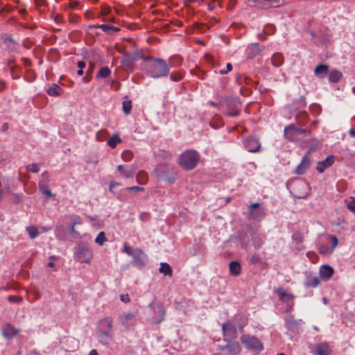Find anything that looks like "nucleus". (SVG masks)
Here are the masks:
<instances>
[{"mask_svg": "<svg viewBox=\"0 0 355 355\" xmlns=\"http://www.w3.org/2000/svg\"><path fill=\"white\" fill-rule=\"evenodd\" d=\"M54 21L57 24H61L64 22V19H63V17L62 15H57L55 18H54Z\"/></svg>", "mask_w": 355, "mask_h": 355, "instance_id": "60", "label": "nucleus"}, {"mask_svg": "<svg viewBox=\"0 0 355 355\" xmlns=\"http://www.w3.org/2000/svg\"><path fill=\"white\" fill-rule=\"evenodd\" d=\"M330 239L331 241V248L330 249L334 252V249L338 245V240L336 236H330Z\"/></svg>", "mask_w": 355, "mask_h": 355, "instance_id": "51", "label": "nucleus"}, {"mask_svg": "<svg viewBox=\"0 0 355 355\" xmlns=\"http://www.w3.org/2000/svg\"><path fill=\"white\" fill-rule=\"evenodd\" d=\"M3 44L10 51L17 50L19 44L11 36H7L3 40Z\"/></svg>", "mask_w": 355, "mask_h": 355, "instance_id": "26", "label": "nucleus"}, {"mask_svg": "<svg viewBox=\"0 0 355 355\" xmlns=\"http://www.w3.org/2000/svg\"><path fill=\"white\" fill-rule=\"evenodd\" d=\"M232 70V64L231 63H227L225 69L220 70L219 73L221 75L227 73L229 71Z\"/></svg>", "mask_w": 355, "mask_h": 355, "instance_id": "53", "label": "nucleus"}, {"mask_svg": "<svg viewBox=\"0 0 355 355\" xmlns=\"http://www.w3.org/2000/svg\"><path fill=\"white\" fill-rule=\"evenodd\" d=\"M136 180L139 184H146L148 181V175L144 171H139L136 175Z\"/></svg>", "mask_w": 355, "mask_h": 355, "instance_id": "31", "label": "nucleus"}, {"mask_svg": "<svg viewBox=\"0 0 355 355\" xmlns=\"http://www.w3.org/2000/svg\"><path fill=\"white\" fill-rule=\"evenodd\" d=\"M121 300L124 303H128L130 302V297L128 294L125 295H121L120 296Z\"/></svg>", "mask_w": 355, "mask_h": 355, "instance_id": "62", "label": "nucleus"}, {"mask_svg": "<svg viewBox=\"0 0 355 355\" xmlns=\"http://www.w3.org/2000/svg\"><path fill=\"white\" fill-rule=\"evenodd\" d=\"M225 355H238L241 351V347L238 341L229 340L225 345Z\"/></svg>", "mask_w": 355, "mask_h": 355, "instance_id": "9", "label": "nucleus"}, {"mask_svg": "<svg viewBox=\"0 0 355 355\" xmlns=\"http://www.w3.org/2000/svg\"><path fill=\"white\" fill-rule=\"evenodd\" d=\"M334 269L331 266L324 265L322 266L320 269V275L322 278L329 279L334 275Z\"/></svg>", "mask_w": 355, "mask_h": 355, "instance_id": "27", "label": "nucleus"}, {"mask_svg": "<svg viewBox=\"0 0 355 355\" xmlns=\"http://www.w3.org/2000/svg\"><path fill=\"white\" fill-rule=\"evenodd\" d=\"M121 158L125 162H130L133 158V153L129 150H125L121 153Z\"/></svg>", "mask_w": 355, "mask_h": 355, "instance_id": "45", "label": "nucleus"}, {"mask_svg": "<svg viewBox=\"0 0 355 355\" xmlns=\"http://www.w3.org/2000/svg\"><path fill=\"white\" fill-rule=\"evenodd\" d=\"M8 301L11 303L21 304L23 301V298L20 296L9 295L8 297Z\"/></svg>", "mask_w": 355, "mask_h": 355, "instance_id": "47", "label": "nucleus"}, {"mask_svg": "<svg viewBox=\"0 0 355 355\" xmlns=\"http://www.w3.org/2000/svg\"><path fill=\"white\" fill-rule=\"evenodd\" d=\"M250 216L253 219L259 220L264 217L265 212L262 209H260L256 211H251Z\"/></svg>", "mask_w": 355, "mask_h": 355, "instance_id": "43", "label": "nucleus"}, {"mask_svg": "<svg viewBox=\"0 0 355 355\" xmlns=\"http://www.w3.org/2000/svg\"><path fill=\"white\" fill-rule=\"evenodd\" d=\"M121 142V139L119 135H113L107 141V145L111 148H114L116 145Z\"/></svg>", "mask_w": 355, "mask_h": 355, "instance_id": "40", "label": "nucleus"}, {"mask_svg": "<svg viewBox=\"0 0 355 355\" xmlns=\"http://www.w3.org/2000/svg\"><path fill=\"white\" fill-rule=\"evenodd\" d=\"M121 184L117 182H115V181H111L110 182V184H109V189H110V191L111 192H113L114 191V189L116 187H119L120 186Z\"/></svg>", "mask_w": 355, "mask_h": 355, "instance_id": "58", "label": "nucleus"}, {"mask_svg": "<svg viewBox=\"0 0 355 355\" xmlns=\"http://www.w3.org/2000/svg\"><path fill=\"white\" fill-rule=\"evenodd\" d=\"M276 31V28L273 24H267L263 28V32L267 35H272Z\"/></svg>", "mask_w": 355, "mask_h": 355, "instance_id": "46", "label": "nucleus"}, {"mask_svg": "<svg viewBox=\"0 0 355 355\" xmlns=\"http://www.w3.org/2000/svg\"><path fill=\"white\" fill-rule=\"evenodd\" d=\"M311 164V160L308 156H304L300 163L295 168V173L297 175L304 174L309 168Z\"/></svg>", "mask_w": 355, "mask_h": 355, "instance_id": "19", "label": "nucleus"}, {"mask_svg": "<svg viewBox=\"0 0 355 355\" xmlns=\"http://www.w3.org/2000/svg\"><path fill=\"white\" fill-rule=\"evenodd\" d=\"M169 74H170V79L173 82L180 81L184 76L183 73L180 71H173Z\"/></svg>", "mask_w": 355, "mask_h": 355, "instance_id": "42", "label": "nucleus"}, {"mask_svg": "<svg viewBox=\"0 0 355 355\" xmlns=\"http://www.w3.org/2000/svg\"><path fill=\"white\" fill-rule=\"evenodd\" d=\"M20 332V329L15 328L12 325L8 323L2 329V335L6 338H12Z\"/></svg>", "mask_w": 355, "mask_h": 355, "instance_id": "16", "label": "nucleus"}, {"mask_svg": "<svg viewBox=\"0 0 355 355\" xmlns=\"http://www.w3.org/2000/svg\"><path fill=\"white\" fill-rule=\"evenodd\" d=\"M318 252L320 254L326 255L332 253V250L327 244H322L318 248Z\"/></svg>", "mask_w": 355, "mask_h": 355, "instance_id": "44", "label": "nucleus"}, {"mask_svg": "<svg viewBox=\"0 0 355 355\" xmlns=\"http://www.w3.org/2000/svg\"><path fill=\"white\" fill-rule=\"evenodd\" d=\"M314 349L317 355H331V350L327 342L316 344Z\"/></svg>", "mask_w": 355, "mask_h": 355, "instance_id": "20", "label": "nucleus"}, {"mask_svg": "<svg viewBox=\"0 0 355 355\" xmlns=\"http://www.w3.org/2000/svg\"><path fill=\"white\" fill-rule=\"evenodd\" d=\"M308 187V184L306 182L304 181H300L297 182H295V184L293 187V191L292 193L294 196V197L302 199L305 198L308 193L306 191L301 192L299 189H306Z\"/></svg>", "mask_w": 355, "mask_h": 355, "instance_id": "6", "label": "nucleus"}, {"mask_svg": "<svg viewBox=\"0 0 355 355\" xmlns=\"http://www.w3.org/2000/svg\"><path fill=\"white\" fill-rule=\"evenodd\" d=\"M125 189L126 190H129V191H134L135 192L144 191V187H138V186H133V187H126Z\"/></svg>", "mask_w": 355, "mask_h": 355, "instance_id": "57", "label": "nucleus"}, {"mask_svg": "<svg viewBox=\"0 0 355 355\" xmlns=\"http://www.w3.org/2000/svg\"><path fill=\"white\" fill-rule=\"evenodd\" d=\"M98 331V339L99 343L103 346H108L112 340V335L107 331L103 329V328Z\"/></svg>", "mask_w": 355, "mask_h": 355, "instance_id": "18", "label": "nucleus"}, {"mask_svg": "<svg viewBox=\"0 0 355 355\" xmlns=\"http://www.w3.org/2000/svg\"><path fill=\"white\" fill-rule=\"evenodd\" d=\"M80 19V17L76 14H73V13L69 14L68 20L70 23L77 24L79 22Z\"/></svg>", "mask_w": 355, "mask_h": 355, "instance_id": "49", "label": "nucleus"}, {"mask_svg": "<svg viewBox=\"0 0 355 355\" xmlns=\"http://www.w3.org/2000/svg\"><path fill=\"white\" fill-rule=\"evenodd\" d=\"M80 2L78 1H70V8L73 9H76L78 7Z\"/></svg>", "mask_w": 355, "mask_h": 355, "instance_id": "63", "label": "nucleus"}, {"mask_svg": "<svg viewBox=\"0 0 355 355\" xmlns=\"http://www.w3.org/2000/svg\"><path fill=\"white\" fill-rule=\"evenodd\" d=\"M240 108H238L237 110H229L228 113L227 114V116L235 117L240 115Z\"/></svg>", "mask_w": 355, "mask_h": 355, "instance_id": "56", "label": "nucleus"}, {"mask_svg": "<svg viewBox=\"0 0 355 355\" xmlns=\"http://www.w3.org/2000/svg\"><path fill=\"white\" fill-rule=\"evenodd\" d=\"M265 49V46L259 43H253L248 46L247 52L248 58H253Z\"/></svg>", "mask_w": 355, "mask_h": 355, "instance_id": "14", "label": "nucleus"}, {"mask_svg": "<svg viewBox=\"0 0 355 355\" xmlns=\"http://www.w3.org/2000/svg\"><path fill=\"white\" fill-rule=\"evenodd\" d=\"M252 243H253V246L255 248L259 249L262 246L263 241L262 240L254 239L252 241Z\"/></svg>", "mask_w": 355, "mask_h": 355, "instance_id": "55", "label": "nucleus"}, {"mask_svg": "<svg viewBox=\"0 0 355 355\" xmlns=\"http://www.w3.org/2000/svg\"><path fill=\"white\" fill-rule=\"evenodd\" d=\"M145 255L143 252L140 251L139 253H136L133 255L135 263L139 266H143L145 264Z\"/></svg>", "mask_w": 355, "mask_h": 355, "instance_id": "37", "label": "nucleus"}, {"mask_svg": "<svg viewBox=\"0 0 355 355\" xmlns=\"http://www.w3.org/2000/svg\"><path fill=\"white\" fill-rule=\"evenodd\" d=\"M220 105H226L228 110H237L241 107L240 99L237 97H220Z\"/></svg>", "mask_w": 355, "mask_h": 355, "instance_id": "5", "label": "nucleus"}, {"mask_svg": "<svg viewBox=\"0 0 355 355\" xmlns=\"http://www.w3.org/2000/svg\"><path fill=\"white\" fill-rule=\"evenodd\" d=\"M136 314L134 313H123L120 315V322L123 326H128L134 323Z\"/></svg>", "mask_w": 355, "mask_h": 355, "instance_id": "21", "label": "nucleus"}, {"mask_svg": "<svg viewBox=\"0 0 355 355\" xmlns=\"http://www.w3.org/2000/svg\"><path fill=\"white\" fill-rule=\"evenodd\" d=\"M276 293L278 294L279 298L281 301L284 303L293 302L294 296L293 294L286 293L284 288H279L276 290Z\"/></svg>", "mask_w": 355, "mask_h": 355, "instance_id": "23", "label": "nucleus"}, {"mask_svg": "<svg viewBox=\"0 0 355 355\" xmlns=\"http://www.w3.org/2000/svg\"><path fill=\"white\" fill-rule=\"evenodd\" d=\"M335 161V157L334 155H331L326 157L324 160L320 161L318 162V166L316 167V170L319 173L324 172L327 168L330 167Z\"/></svg>", "mask_w": 355, "mask_h": 355, "instance_id": "15", "label": "nucleus"}, {"mask_svg": "<svg viewBox=\"0 0 355 355\" xmlns=\"http://www.w3.org/2000/svg\"><path fill=\"white\" fill-rule=\"evenodd\" d=\"M230 272L233 276H238L241 273V267L238 261H231L229 264Z\"/></svg>", "mask_w": 355, "mask_h": 355, "instance_id": "30", "label": "nucleus"}, {"mask_svg": "<svg viewBox=\"0 0 355 355\" xmlns=\"http://www.w3.org/2000/svg\"><path fill=\"white\" fill-rule=\"evenodd\" d=\"M200 158V155L198 151L187 150L180 155L179 164L186 170H192L197 166Z\"/></svg>", "mask_w": 355, "mask_h": 355, "instance_id": "2", "label": "nucleus"}, {"mask_svg": "<svg viewBox=\"0 0 355 355\" xmlns=\"http://www.w3.org/2000/svg\"><path fill=\"white\" fill-rule=\"evenodd\" d=\"M245 148L251 153H256L260 150L261 145L257 139L249 137L244 141Z\"/></svg>", "mask_w": 355, "mask_h": 355, "instance_id": "7", "label": "nucleus"}, {"mask_svg": "<svg viewBox=\"0 0 355 355\" xmlns=\"http://www.w3.org/2000/svg\"><path fill=\"white\" fill-rule=\"evenodd\" d=\"M145 60L149 61L146 67L147 75L154 79L166 77L170 73L171 65L165 60L148 56Z\"/></svg>", "mask_w": 355, "mask_h": 355, "instance_id": "1", "label": "nucleus"}, {"mask_svg": "<svg viewBox=\"0 0 355 355\" xmlns=\"http://www.w3.org/2000/svg\"><path fill=\"white\" fill-rule=\"evenodd\" d=\"M123 112L125 114L128 115L130 114L132 110V102L130 100H125L122 103Z\"/></svg>", "mask_w": 355, "mask_h": 355, "instance_id": "41", "label": "nucleus"}, {"mask_svg": "<svg viewBox=\"0 0 355 355\" xmlns=\"http://www.w3.org/2000/svg\"><path fill=\"white\" fill-rule=\"evenodd\" d=\"M111 73V70L107 67H101L98 73L96 76L97 79L98 78H105L108 77Z\"/></svg>", "mask_w": 355, "mask_h": 355, "instance_id": "39", "label": "nucleus"}, {"mask_svg": "<svg viewBox=\"0 0 355 355\" xmlns=\"http://www.w3.org/2000/svg\"><path fill=\"white\" fill-rule=\"evenodd\" d=\"M303 132H304V130H302L301 128H297L293 124L288 125L284 128L285 136L290 141L294 140V137H293L294 133H295V132L301 133Z\"/></svg>", "mask_w": 355, "mask_h": 355, "instance_id": "22", "label": "nucleus"}, {"mask_svg": "<svg viewBox=\"0 0 355 355\" xmlns=\"http://www.w3.org/2000/svg\"><path fill=\"white\" fill-rule=\"evenodd\" d=\"M140 58V55L138 53H132L129 59L131 61H136L138 60Z\"/></svg>", "mask_w": 355, "mask_h": 355, "instance_id": "64", "label": "nucleus"}, {"mask_svg": "<svg viewBox=\"0 0 355 355\" xmlns=\"http://www.w3.org/2000/svg\"><path fill=\"white\" fill-rule=\"evenodd\" d=\"M22 44H23V46H24L25 48H26V49H30V48H31V46H32V45H33L32 42L29 40V39H28V38H26V39L23 41Z\"/></svg>", "mask_w": 355, "mask_h": 355, "instance_id": "59", "label": "nucleus"}, {"mask_svg": "<svg viewBox=\"0 0 355 355\" xmlns=\"http://www.w3.org/2000/svg\"><path fill=\"white\" fill-rule=\"evenodd\" d=\"M105 241V234L104 232H101L96 238L95 239V242L101 245H102Z\"/></svg>", "mask_w": 355, "mask_h": 355, "instance_id": "48", "label": "nucleus"}, {"mask_svg": "<svg viewBox=\"0 0 355 355\" xmlns=\"http://www.w3.org/2000/svg\"><path fill=\"white\" fill-rule=\"evenodd\" d=\"M232 320L240 332H243V328L248 324V317L243 313L234 315Z\"/></svg>", "mask_w": 355, "mask_h": 355, "instance_id": "8", "label": "nucleus"}, {"mask_svg": "<svg viewBox=\"0 0 355 355\" xmlns=\"http://www.w3.org/2000/svg\"><path fill=\"white\" fill-rule=\"evenodd\" d=\"M26 230L28 232L30 238L32 239H35L40 234L37 230V227L34 225H30L26 227Z\"/></svg>", "mask_w": 355, "mask_h": 355, "instance_id": "38", "label": "nucleus"}, {"mask_svg": "<svg viewBox=\"0 0 355 355\" xmlns=\"http://www.w3.org/2000/svg\"><path fill=\"white\" fill-rule=\"evenodd\" d=\"M342 77V73L338 70H333L330 71L328 79L329 82L337 83Z\"/></svg>", "mask_w": 355, "mask_h": 355, "instance_id": "36", "label": "nucleus"}, {"mask_svg": "<svg viewBox=\"0 0 355 355\" xmlns=\"http://www.w3.org/2000/svg\"><path fill=\"white\" fill-rule=\"evenodd\" d=\"M240 340L248 351L259 352L263 349V344L254 336L248 334L243 335L241 337Z\"/></svg>", "mask_w": 355, "mask_h": 355, "instance_id": "3", "label": "nucleus"}, {"mask_svg": "<svg viewBox=\"0 0 355 355\" xmlns=\"http://www.w3.org/2000/svg\"><path fill=\"white\" fill-rule=\"evenodd\" d=\"M157 309L159 314L157 315L153 316L152 318V321L155 324H159L163 321L166 314V310L162 305H157Z\"/></svg>", "mask_w": 355, "mask_h": 355, "instance_id": "28", "label": "nucleus"}, {"mask_svg": "<svg viewBox=\"0 0 355 355\" xmlns=\"http://www.w3.org/2000/svg\"><path fill=\"white\" fill-rule=\"evenodd\" d=\"M117 170L125 178H132L135 173L136 167L130 165H119Z\"/></svg>", "mask_w": 355, "mask_h": 355, "instance_id": "13", "label": "nucleus"}, {"mask_svg": "<svg viewBox=\"0 0 355 355\" xmlns=\"http://www.w3.org/2000/svg\"><path fill=\"white\" fill-rule=\"evenodd\" d=\"M329 71V66L327 64H319L314 69V74L319 78L325 77Z\"/></svg>", "mask_w": 355, "mask_h": 355, "instance_id": "24", "label": "nucleus"}, {"mask_svg": "<svg viewBox=\"0 0 355 355\" xmlns=\"http://www.w3.org/2000/svg\"><path fill=\"white\" fill-rule=\"evenodd\" d=\"M112 324L113 320L110 317L103 318L99 321L98 330L103 328V329L109 332L112 329Z\"/></svg>", "mask_w": 355, "mask_h": 355, "instance_id": "25", "label": "nucleus"}, {"mask_svg": "<svg viewBox=\"0 0 355 355\" xmlns=\"http://www.w3.org/2000/svg\"><path fill=\"white\" fill-rule=\"evenodd\" d=\"M153 173L158 180L167 182L169 184L173 183L176 179L175 175H174L173 174H172V175H171L170 177H166L165 175H164L163 166H162L156 168L154 171Z\"/></svg>", "mask_w": 355, "mask_h": 355, "instance_id": "17", "label": "nucleus"}, {"mask_svg": "<svg viewBox=\"0 0 355 355\" xmlns=\"http://www.w3.org/2000/svg\"><path fill=\"white\" fill-rule=\"evenodd\" d=\"M92 258V252L86 246H82L75 253V259L80 263H89Z\"/></svg>", "mask_w": 355, "mask_h": 355, "instance_id": "4", "label": "nucleus"}, {"mask_svg": "<svg viewBox=\"0 0 355 355\" xmlns=\"http://www.w3.org/2000/svg\"><path fill=\"white\" fill-rule=\"evenodd\" d=\"M27 171L37 173L40 171V168L37 164H31L26 166Z\"/></svg>", "mask_w": 355, "mask_h": 355, "instance_id": "50", "label": "nucleus"}, {"mask_svg": "<svg viewBox=\"0 0 355 355\" xmlns=\"http://www.w3.org/2000/svg\"><path fill=\"white\" fill-rule=\"evenodd\" d=\"M250 261V263L254 266H263L266 265L264 259L258 253L252 254Z\"/></svg>", "mask_w": 355, "mask_h": 355, "instance_id": "29", "label": "nucleus"}, {"mask_svg": "<svg viewBox=\"0 0 355 355\" xmlns=\"http://www.w3.org/2000/svg\"><path fill=\"white\" fill-rule=\"evenodd\" d=\"M238 329L234 322L227 320L222 324V331L223 336H235L237 334Z\"/></svg>", "mask_w": 355, "mask_h": 355, "instance_id": "11", "label": "nucleus"}, {"mask_svg": "<svg viewBox=\"0 0 355 355\" xmlns=\"http://www.w3.org/2000/svg\"><path fill=\"white\" fill-rule=\"evenodd\" d=\"M159 271L164 275H168L170 277H172V268L167 263H161Z\"/></svg>", "mask_w": 355, "mask_h": 355, "instance_id": "35", "label": "nucleus"}, {"mask_svg": "<svg viewBox=\"0 0 355 355\" xmlns=\"http://www.w3.org/2000/svg\"><path fill=\"white\" fill-rule=\"evenodd\" d=\"M347 209L352 212H355V198H352L347 203Z\"/></svg>", "mask_w": 355, "mask_h": 355, "instance_id": "52", "label": "nucleus"}, {"mask_svg": "<svg viewBox=\"0 0 355 355\" xmlns=\"http://www.w3.org/2000/svg\"><path fill=\"white\" fill-rule=\"evenodd\" d=\"M123 251L127 253L128 255L132 256L135 254L133 253V249L132 247L128 245L126 243H124V249Z\"/></svg>", "mask_w": 355, "mask_h": 355, "instance_id": "54", "label": "nucleus"}, {"mask_svg": "<svg viewBox=\"0 0 355 355\" xmlns=\"http://www.w3.org/2000/svg\"><path fill=\"white\" fill-rule=\"evenodd\" d=\"M101 28L103 32L112 34V33L119 32L121 29L119 27L113 26L107 24H93L89 25L86 31L88 33L89 30L93 28Z\"/></svg>", "mask_w": 355, "mask_h": 355, "instance_id": "10", "label": "nucleus"}, {"mask_svg": "<svg viewBox=\"0 0 355 355\" xmlns=\"http://www.w3.org/2000/svg\"><path fill=\"white\" fill-rule=\"evenodd\" d=\"M80 223H81V219H80V216H74L73 217L72 225L75 226L76 224H80Z\"/></svg>", "mask_w": 355, "mask_h": 355, "instance_id": "61", "label": "nucleus"}, {"mask_svg": "<svg viewBox=\"0 0 355 355\" xmlns=\"http://www.w3.org/2000/svg\"><path fill=\"white\" fill-rule=\"evenodd\" d=\"M62 92L63 89L56 84H53L46 90V93L48 94V95L51 96H60L62 93Z\"/></svg>", "mask_w": 355, "mask_h": 355, "instance_id": "32", "label": "nucleus"}, {"mask_svg": "<svg viewBox=\"0 0 355 355\" xmlns=\"http://www.w3.org/2000/svg\"><path fill=\"white\" fill-rule=\"evenodd\" d=\"M302 320H296L293 315H290L286 318L285 327L288 331H295L297 330Z\"/></svg>", "mask_w": 355, "mask_h": 355, "instance_id": "12", "label": "nucleus"}, {"mask_svg": "<svg viewBox=\"0 0 355 355\" xmlns=\"http://www.w3.org/2000/svg\"><path fill=\"white\" fill-rule=\"evenodd\" d=\"M320 284V280L318 277H310L307 279L306 282L304 283V286L306 288H315L318 286Z\"/></svg>", "mask_w": 355, "mask_h": 355, "instance_id": "34", "label": "nucleus"}, {"mask_svg": "<svg viewBox=\"0 0 355 355\" xmlns=\"http://www.w3.org/2000/svg\"><path fill=\"white\" fill-rule=\"evenodd\" d=\"M271 62L273 66L276 67L282 66L284 63V57L282 54L279 53H274L271 58Z\"/></svg>", "mask_w": 355, "mask_h": 355, "instance_id": "33", "label": "nucleus"}]
</instances>
